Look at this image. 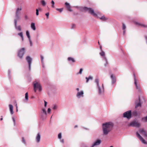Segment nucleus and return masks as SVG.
Segmentation results:
<instances>
[{
	"mask_svg": "<svg viewBox=\"0 0 147 147\" xmlns=\"http://www.w3.org/2000/svg\"><path fill=\"white\" fill-rule=\"evenodd\" d=\"M113 123L111 122H107L102 124V129L104 135H107L111 130L113 127Z\"/></svg>",
	"mask_w": 147,
	"mask_h": 147,
	"instance_id": "nucleus-1",
	"label": "nucleus"
},
{
	"mask_svg": "<svg viewBox=\"0 0 147 147\" xmlns=\"http://www.w3.org/2000/svg\"><path fill=\"white\" fill-rule=\"evenodd\" d=\"M83 9L86 11H88L89 13L92 16L98 18L97 14L94 12V10L92 8L84 7L83 8Z\"/></svg>",
	"mask_w": 147,
	"mask_h": 147,
	"instance_id": "nucleus-2",
	"label": "nucleus"
},
{
	"mask_svg": "<svg viewBox=\"0 0 147 147\" xmlns=\"http://www.w3.org/2000/svg\"><path fill=\"white\" fill-rule=\"evenodd\" d=\"M34 91L36 92L37 89H38L39 91L42 90L41 86L40 83L36 82V81L34 82Z\"/></svg>",
	"mask_w": 147,
	"mask_h": 147,
	"instance_id": "nucleus-3",
	"label": "nucleus"
},
{
	"mask_svg": "<svg viewBox=\"0 0 147 147\" xmlns=\"http://www.w3.org/2000/svg\"><path fill=\"white\" fill-rule=\"evenodd\" d=\"M25 48H23L20 49L18 51V55L20 59L22 58L23 55L25 54Z\"/></svg>",
	"mask_w": 147,
	"mask_h": 147,
	"instance_id": "nucleus-4",
	"label": "nucleus"
},
{
	"mask_svg": "<svg viewBox=\"0 0 147 147\" xmlns=\"http://www.w3.org/2000/svg\"><path fill=\"white\" fill-rule=\"evenodd\" d=\"M131 111L129 110L125 112L123 114V116L124 117L127 118L128 119L131 118Z\"/></svg>",
	"mask_w": 147,
	"mask_h": 147,
	"instance_id": "nucleus-5",
	"label": "nucleus"
},
{
	"mask_svg": "<svg viewBox=\"0 0 147 147\" xmlns=\"http://www.w3.org/2000/svg\"><path fill=\"white\" fill-rule=\"evenodd\" d=\"M98 89V93L100 95H103L104 93V88L103 84H102V86L97 87Z\"/></svg>",
	"mask_w": 147,
	"mask_h": 147,
	"instance_id": "nucleus-6",
	"label": "nucleus"
},
{
	"mask_svg": "<svg viewBox=\"0 0 147 147\" xmlns=\"http://www.w3.org/2000/svg\"><path fill=\"white\" fill-rule=\"evenodd\" d=\"M22 8L21 7H20L18 8L16 11L15 13V17L16 18V19L17 20H19L20 18V16H19L20 13V11L21 10Z\"/></svg>",
	"mask_w": 147,
	"mask_h": 147,
	"instance_id": "nucleus-7",
	"label": "nucleus"
},
{
	"mask_svg": "<svg viewBox=\"0 0 147 147\" xmlns=\"http://www.w3.org/2000/svg\"><path fill=\"white\" fill-rule=\"evenodd\" d=\"M129 126L139 127H140V123L138 122H137L136 121H134L131 122L129 123Z\"/></svg>",
	"mask_w": 147,
	"mask_h": 147,
	"instance_id": "nucleus-8",
	"label": "nucleus"
},
{
	"mask_svg": "<svg viewBox=\"0 0 147 147\" xmlns=\"http://www.w3.org/2000/svg\"><path fill=\"white\" fill-rule=\"evenodd\" d=\"M42 112L41 114V117L42 119H44L46 118L47 113L45 108L42 109Z\"/></svg>",
	"mask_w": 147,
	"mask_h": 147,
	"instance_id": "nucleus-9",
	"label": "nucleus"
},
{
	"mask_svg": "<svg viewBox=\"0 0 147 147\" xmlns=\"http://www.w3.org/2000/svg\"><path fill=\"white\" fill-rule=\"evenodd\" d=\"M26 59L28 63L29 70L30 71L32 59L29 56H28L26 57Z\"/></svg>",
	"mask_w": 147,
	"mask_h": 147,
	"instance_id": "nucleus-10",
	"label": "nucleus"
},
{
	"mask_svg": "<svg viewBox=\"0 0 147 147\" xmlns=\"http://www.w3.org/2000/svg\"><path fill=\"white\" fill-rule=\"evenodd\" d=\"M133 75L134 77V84L136 87V89L138 90V91L139 92H141V90L140 89L139 85H138L137 83V80L136 79V76L135 74H133Z\"/></svg>",
	"mask_w": 147,
	"mask_h": 147,
	"instance_id": "nucleus-11",
	"label": "nucleus"
},
{
	"mask_svg": "<svg viewBox=\"0 0 147 147\" xmlns=\"http://www.w3.org/2000/svg\"><path fill=\"white\" fill-rule=\"evenodd\" d=\"M136 134L137 137L139 138L140 140L142 142V143L144 144H147V142H146L143 139L142 137L140 135L139 133L137 131L136 132Z\"/></svg>",
	"mask_w": 147,
	"mask_h": 147,
	"instance_id": "nucleus-12",
	"label": "nucleus"
},
{
	"mask_svg": "<svg viewBox=\"0 0 147 147\" xmlns=\"http://www.w3.org/2000/svg\"><path fill=\"white\" fill-rule=\"evenodd\" d=\"M136 105L135 108H136L138 107H141V106L142 103L141 102L140 98L139 97L138 100H136L135 102Z\"/></svg>",
	"mask_w": 147,
	"mask_h": 147,
	"instance_id": "nucleus-13",
	"label": "nucleus"
},
{
	"mask_svg": "<svg viewBox=\"0 0 147 147\" xmlns=\"http://www.w3.org/2000/svg\"><path fill=\"white\" fill-rule=\"evenodd\" d=\"M101 143V141L100 139H97L96 141L92 144L90 147H94L96 146L99 145Z\"/></svg>",
	"mask_w": 147,
	"mask_h": 147,
	"instance_id": "nucleus-14",
	"label": "nucleus"
},
{
	"mask_svg": "<svg viewBox=\"0 0 147 147\" xmlns=\"http://www.w3.org/2000/svg\"><path fill=\"white\" fill-rule=\"evenodd\" d=\"M100 54L101 56L103 57V59L106 62V63L104 64V65L105 66H106L108 64V62L107 59L105 56V52L103 51H102V52L100 53Z\"/></svg>",
	"mask_w": 147,
	"mask_h": 147,
	"instance_id": "nucleus-15",
	"label": "nucleus"
},
{
	"mask_svg": "<svg viewBox=\"0 0 147 147\" xmlns=\"http://www.w3.org/2000/svg\"><path fill=\"white\" fill-rule=\"evenodd\" d=\"M17 19H15L14 20L15 28L17 30L21 31L22 30L21 26L20 25L17 26Z\"/></svg>",
	"mask_w": 147,
	"mask_h": 147,
	"instance_id": "nucleus-16",
	"label": "nucleus"
},
{
	"mask_svg": "<svg viewBox=\"0 0 147 147\" xmlns=\"http://www.w3.org/2000/svg\"><path fill=\"white\" fill-rule=\"evenodd\" d=\"M84 94V92L83 90L81 91L80 92H77L76 94V97L80 98L81 97H83Z\"/></svg>",
	"mask_w": 147,
	"mask_h": 147,
	"instance_id": "nucleus-17",
	"label": "nucleus"
},
{
	"mask_svg": "<svg viewBox=\"0 0 147 147\" xmlns=\"http://www.w3.org/2000/svg\"><path fill=\"white\" fill-rule=\"evenodd\" d=\"M139 131L144 137H147V133L143 129H140Z\"/></svg>",
	"mask_w": 147,
	"mask_h": 147,
	"instance_id": "nucleus-18",
	"label": "nucleus"
},
{
	"mask_svg": "<svg viewBox=\"0 0 147 147\" xmlns=\"http://www.w3.org/2000/svg\"><path fill=\"white\" fill-rule=\"evenodd\" d=\"M65 5L67 9L69 11H72L73 10L71 9V6L67 2L65 3Z\"/></svg>",
	"mask_w": 147,
	"mask_h": 147,
	"instance_id": "nucleus-19",
	"label": "nucleus"
},
{
	"mask_svg": "<svg viewBox=\"0 0 147 147\" xmlns=\"http://www.w3.org/2000/svg\"><path fill=\"white\" fill-rule=\"evenodd\" d=\"M41 138L40 134V133H38L36 138V141L37 143H39L40 140Z\"/></svg>",
	"mask_w": 147,
	"mask_h": 147,
	"instance_id": "nucleus-20",
	"label": "nucleus"
},
{
	"mask_svg": "<svg viewBox=\"0 0 147 147\" xmlns=\"http://www.w3.org/2000/svg\"><path fill=\"white\" fill-rule=\"evenodd\" d=\"M9 110L10 111V113L11 115H13V107L12 105L10 104L9 105Z\"/></svg>",
	"mask_w": 147,
	"mask_h": 147,
	"instance_id": "nucleus-21",
	"label": "nucleus"
},
{
	"mask_svg": "<svg viewBox=\"0 0 147 147\" xmlns=\"http://www.w3.org/2000/svg\"><path fill=\"white\" fill-rule=\"evenodd\" d=\"M31 28L33 30H35L36 29L35 24L34 23L32 22L31 24Z\"/></svg>",
	"mask_w": 147,
	"mask_h": 147,
	"instance_id": "nucleus-22",
	"label": "nucleus"
},
{
	"mask_svg": "<svg viewBox=\"0 0 147 147\" xmlns=\"http://www.w3.org/2000/svg\"><path fill=\"white\" fill-rule=\"evenodd\" d=\"M111 78L112 80V83L114 84L116 81V79L115 77L114 76L113 74H111Z\"/></svg>",
	"mask_w": 147,
	"mask_h": 147,
	"instance_id": "nucleus-23",
	"label": "nucleus"
},
{
	"mask_svg": "<svg viewBox=\"0 0 147 147\" xmlns=\"http://www.w3.org/2000/svg\"><path fill=\"white\" fill-rule=\"evenodd\" d=\"M136 24L139 26H141L142 27L147 28V25H146L140 23L136 22Z\"/></svg>",
	"mask_w": 147,
	"mask_h": 147,
	"instance_id": "nucleus-24",
	"label": "nucleus"
},
{
	"mask_svg": "<svg viewBox=\"0 0 147 147\" xmlns=\"http://www.w3.org/2000/svg\"><path fill=\"white\" fill-rule=\"evenodd\" d=\"M67 60L70 62L74 63L75 62V60L74 59L71 57H68Z\"/></svg>",
	"mask_w": 147,
	"mask_h": 147,
	"instance_id": "nucleus-25",
	"label": "nucleus"
},
{
	"mask_svg": "<svg viewBox=\"0 0 147 147\" xmlns=\"http://www.w3.org/2000/svg\"><path fill=\"white\" fill-rule=\"evenodd\" d=\"M86 82L87 83L90 80H92L93 79V77L91 76H90L88 77H86Z\"/></svg>",
	"mask_w": 147,
	"mask_h": 147,
	"instance_id": "nucleus-26",
	"label": "nucleus"
},
{
	"mask_svg": "<svg viewBox=\"0 0 147 147\" xmlns=\"http://www.w3.org/2000/svg\"><path fill=\"white\" fill-rule=\"evenodd\" d=\"M25 100H24V102H26L28 100V92H26V93L25 94Z\"/></svg>",
	"mask_w": 147,
	"mask_h": 147,
	"instance_id": "nucleus-27",
	"label": "nucleus"
},
{
	"mask_svg": "<svg viewBox=\"0 0 147 147\" xmlns=\"http://www.w3.org/2000/svg\"><path fill=\"white\" fill-rule=\"evenodd\" d=\"M26 34L27 37L28 38V39L31 38L29 32L28 30H27L26 31Z\"/></svg>",
	"mask_w": 147,
	"mask_h": 147,
	"instance_id": "nucleus-28",
	"label": "nucleus"
},
{
	"mask_svg": "<svg viewBox=\"0 0 147 147\" xmlns=\"http://www.w3.org/2000/svg\"><path fill=\"white\" fill-rule=\"evenodd\" d=\"M99 80L98 78H96L95 80V82L97 86H99Z\"/></svg>",
	"mask_w": 147,
	"mask_h": 147,
	"instance_id": "nucleus-29",
	"label": "nucleus"
},
{
	"mask_svg": "<svg viewBox=\"0 0 147 147\" xmlns=\"http://www.w3.org/2000/svg\"><path fill=\"white\" fill-rule=\"evenodd\" d=\"M132 115L135 116H136L138 115V112L136 111H133L132 113Z\"/></svg>",
	"mask_w": 147,
	"mask_h": 147,
	"instance_id": "nucleus-30",
	"label": "nucleus"
},
{
	"mask_svg": "<svg viewBox=\"0 0 147 147\" xmlns=\"http://www.w3.org/2000/svg\"><path fill=\"white\" fill-rule=\"evenodd\" d=\"M99 18L103 21H105L107 19L104 16H103L101 17L100 18Z\"/></svg>",
	"mask_w": 147,
	"mask_h": 147,
	"instance_id": "nucleus-31",
	"label": "nucleus"
},
{
	"mask_svg": "<svg viewBox=\"0 0 147 147\" xmlns=\"http://www.w3.org/2000/svg\"><path fill=\"white\" fill-rule=\"evenodd\" d=\"M40 58H41V61L42 63H43L44 62V57L42 55H40Z\"/></svg>",
	"mask_w": 147,
	"mask_h": 147,
	"instance_id": "nucleus-32",
	"label": "nucleus"
},
{
	"mask_svg": "<svg viewBox=\"0 0 147 147\" xmlns=\"http://www.w3.org/2000/svg\"><path fill=\"white\" fill-rule=\"evenodd\" d=\"M41 3L42 4V5L44 6H45V5H46V3L44 0H42L41 1Z\"/></svg>",
	"mask_w": 147,
	"mask_h": 147,
	"instance_id": "nucleus-33",
	"label": "nucleus"
},
{
	"mask_svg": "<svg viewBox=\"0 0 147 147\" xmlns=\"http://www.w3.org/2000/svg\"><path fill=\"white\" fill-rule=\"evenodd\" d=\"M51 3L52 5L51 7L53 8H55V6H54L55 2H54L53 0H52L51 2Z\"/></svg>",
	"mask_w": 147,
	"mask_h": 147,
	"instance_id": "nucleus-34",
	"label": "nucleus"
},
{
	"mask_svg": "<svg viewBox=\"0 0 147 147\" xmlns=\"http://www.w3.org/2000/svg\"><path fill=\"white\" fill-rule=\"evenodd\" d=\"M122 25H123V27H122V29L123 30H125V29L126 28V26L125 24L123 23H122Z\"/></svg>",
	"mask_w": 147,
	"mask_h": 147,
	"instance_id": "nucleus-35",
	"label": "nucleus"
},
{
	"mask_svg": "<svg viewBox=\"0 0 147 147\" xmlns=\"http://www.w3.org/2000/svg\"><path fill=\"white\" fill-rule=\"evenodd\" d=\"M18 35L20 36L21 38L23 36V32H21L18 34Z\"/></svg>",
	"mask_w": 147,
	"mask_h": 147,
	"instance_id": "nucleus-36",
	"label": "nucleus"
},
{
	"mask_svg": "<svg viewBox=\"0 0 147 147\" xmlns=\"http://www.w3.org/2000/svg\"><path fill=\"white\" fill-rule=\"evenodd\" d=\"M52 109L54 110H56L57 108V106L55 105H53L52 106Z\"/></svg>",
	"mask_w": 147,
	"mask_h": 147,
	"instance_id": "nucleus-37",
	"label": "nucleus"
},
{
	"mask_svg": "<svg viewBox=\"0 0 147 147\" xmlns=\"http://www.w3.org/2000/svg\"><path fill=\"white\" fill-rule=\"evenodd\" d=\"M28 40H29L30 44V46L31 47L32 46L33 44H32V42L31 40V39L30 38V39H28Z\"/></svg>",
	"mask_w": 147,
	"mask_h": 147,
	"instance_id": "nucleus-38",
	"label": "nucleus"
},
{
	"mask_svg": "<svg viewBox=\"0 0 147 147\" xmlns=\"http://www.w3.org/2000/svg\"><path fill=\"white\" fill-rule=\"evenodd\" d=\"M58 137L59 139H61V137H62L61 133H59L58 134Z\"/></svg>",
	"mask_w": 147,
	"mask_h": 147,
	"instance_id": "nucleus-39",
	"label": "nucleus"
},
{
	"mask_svg": "<svg viewBox=\"0 0 147 147\" xmlns=\"http://www.w3.org/2000/svg\"><path fill=\"white\" fill-rule=\"evenodd\" d=\"M56 9V10L59 11V12H61L63 11V8H61V9L57 8Z\"/></svg>",
	"mask_w": 147,
	"mask_h": 147,
	"instance_id": "nucleus-40",
	"label": "nucleus"
},
{
	"mask_svg": "<svg viewBox=\"0 0 147 147\" xmlns=\"http://www.w3.org/2000/svg\"><path fill=\"white\" fill-rule=\"evenodd\" d=\"M22 142L25 144H26V141L24 139V138L22 137Z\"/></svg>",
	"mask_w": 147,
	"mask_h": 147,
	"instance_id": "nucleus-41",
	"label": "nucleus"
},
{
	"mask_svg": "<svg viewBox=\"0 0 147 147\" xmlns=\"http://www.w3.org/2000/svg\"><path fill=\"white\" fill-rule=\"evenodd\" d=\"M83 71V69L82 68H81L80 69V71L77 74H81L82 73V72Z\"/></svg>",
	"mask_w": 147,
	"mask_h": 147,
	"instance_id": "nucleus-42",
	"label": "nucleus"
},
{
	"mask_svg": "<svg viewBox=\"0 0 147 147\" xmlns=\"http://www.w3.org/2000/svg\"><path fill=\"white\" fill-rule=\"evenodd\" d=\"M12 119L13 122V124L14 126L16 125L15 120L14 117H12Z\"/></svg>",
	"mask_w": 147,
	"mask_h": 147,
	"instance_id": "nucleus-43",
	"label": "nucleus"
},
{
	"mask_svg": "<svg viewBox=\"0 0 147 147\" xmlns=\"http://www.w3.org/2000/svg\"><path fill=\"white\" fill-rule=\"evenodd\" d=\"M36 15L38 16L39 15V10L38 9H36Z\"/></svg>",
	"mask_w": 147,
	"mask_h": 147,
	"instance_id": "nucleus-44",
	"label": "nucleus"
},
{
	"mask_svg": "<svg viewBox=\"0 0 147 147\" xmlns=\"http://www.w3.org/2000/svg\"><path fill=\"white\" fill-rule=\"evenodd\" d=\"M8 76L9 77V78H10V74H11V71L10 70H9L8 71Z\"/></svg>",
	"mask_w": 147,
	"mask_h": 147,
	"instance_id": "nucleus-45",
	"label": "nucleus"
},
{
	"mask_svg": "<svg viewBox=\"0 0 147 147\" xmlns=\"http://www.w3.org/2000/svg\"><path fill=\"white\" fill-rule=\"evenodd\" d=\"M45 15L47 16V19H48L49 18V13H46Z\"/></svg>",
	"mask_w": 147,
	"mask_h": 147,
	"instance_id": "nucleus-46",
	"label": "nucleus"
},
{
	"mask_svg": "<svg viewBox=\"0 0 147 147\" xmlns=\"http://www.w3.org/2000/svg\"><path fill=\"white\" fill-rule=\"evenodd\" d=\"M51 109L49 108H48L47 110L48 113H50L51 112Z\"/></svg>",
	"mask_w": 147,
	"mask_h": 147,
	"instance_id": "nucleus-47",
	"label": "nucleus"
},
{
	"mask_svg": "<svg viewBox=\"0 0 147 147\" xmlns=\"http://www.w3.org/2000/svg\"><path fill=\"white\" fill-rule=\"evenodd\" d=\"M75 27V25L74 24H72L71 25V28L74 29Z\"/></svg>",
	"mask_w": 147,
	"mask_h": 147,
	"instance_id": "nucleus-48",
	"label": "nucleus"
},
{
	"mask_svg": "<svg viewBox=\"0 0 147 147\" xmlns=\"http://www.w3.org/2000/svg\"><path fill=\"white\" fill-rule=\"evenodd\" d=\"M47 102L46 101H44V106H45V107H46V106L47 105Z\"/></svg>",
	"mask_w": 147,
	"mask_h": 147,
	"instance_id": "nucleus-49",
	"label": "nucleus"
},
{
	"mask_svg": "<svg viewBox=\"0 0 147 147\" xmlns=\"http://www.w3.org/2000/svg\"><path fill=\"white\" fill-rule=\"evenodd\" d=\"M24 17L25 19H26V20H27L28 19V16L26 15H24Z\"/></svg>",
	"mask_w": 147,
	"mask_h": 147,
	"instance_id": "nucleus-50",
	"label": "nucleus"
},
{
	"mask_svg": "<svg viewBox=\"0 0 147 147\" xmlns=\"http://www.w3.org/2000/svg\"><path fill=\"white\" fill-rule=\"evenodd\" d=\"M82 146V147H88L87 145L85 144H83Z\"/></svg>",
	"mask_w": 147,
	"mask_h": 147,
	"instance_id": "nucleus-51",
	"label": "nucleus"
},
{
	"mask_svg": "<svg viewBox=\"0 0 147 147\" xmlns=\"http://www.w3.org/2000/svg\"><path fill=\"white\" fill-rule=\"evenodd\" d=\"M42 66L44 68L45 67V65H44V62H43V63H42Z\"/></svg>",
	"mask_w": 147,
	"mask_h": 147,
	"instance_id": "nucleus-52",
	"label": "nucleus"
},
{
	"mask_svg": "<svg viewBox=\"0 0 147 147\" xmlns=\"http://www.w3.org/2000/svg\"><path fill=\"white\" fill-rule=\"evenodd\" d=\"M61 142L62 143H64V140L63 139H62L61 140Z\"/></svg>",
	"mask_w": 147,
	"mask_h": 147,
	"instance_id": "nucleus-53",
	"label": "nucleus"
},
{
	"mask_svg": "<svg viewBox=\"0 0 147 147\" xmlns=\"http://www.w3.org/2000/svg\"><path fill=\"white\" fill-rule=\"evenodd\" d=\"M145 38L146 39V42L147 44V36H145Z\"/></svg>",
	"mask_w": 147,
	"mask_h": 147,
	"instance_id": "nucleus-54",
	"label": "nucleus"
},
{
	"mask_svg": "<svg viewBox=\"0 0 147 147\" xmlns=\"http://www.w3.org/2000/svg\"><path fill=\"white\" fill-rule=\"evenodd\" d=\"M123 34L124 35L125 32V30H123Z\"/></svg>",
	"mask_w": 147,
	"mask_h": 147,
	"instance_id": "nucleus-55",
	"label": "nucleus"
},
{
	"mask_svg": "<svg viewBox=\"0 0 147 147\" xmlns=\"http://www.w3.org/2000/svg\"><path fill=\"white\" fill-rule=\"evenodd\" d=\"M21 39H22V41H23V40H24V37H23V36L22 37H21Z\"/></svg>",
	"mask_w": 147,
	"mask_h": 147,
	"instance_id": "nucleus-56",
	"label": "nucleus"
},
{
	"mask_svg": "<svg viewBox=\"0 0 147 147\" xmlns=\"http://www.w3.org/2000/svg\"><path fill=\"white\" fill-rule=\"evenodd\" d=\"M76 90L77 91H79V89L78 88H77L76 89Z\"/></svg>",
	"mask_w": 147,
	"mask_h": 147,
	"instance_id": "nucleus-57",
	"label": "nucleus"
},
{
	"mask_svg": "<svg viewBox=\"0 0 147 147\" xmlns=\"http://www.w3.org/2000/svg\"><path fill=\"white\" fill-rule=\"evenodd\" d=\"M38 10H41V8L40 7L38 8Z\"/></svg>",
	"mask_w": 147,
	"mask_h": 147,
	"instance_id": "nucleus-58",
	"label": "nucleus"
},
{
	"mask_svg": "<svg viewBox=\"0 0 147 147\" xmlns=\"http://www.w3.org/2000/svg\"><path fill=\"white\" fill-rule=\"evenodd\" d=\"M77 127V125H76L75 126H74V127L75 128H76V127Z\"/></svg>",
	"mask_w": 147,
	"mask_h": 147,
	"instance_id": "nucleus-59",
	"label": "nucleus"
},
{
	"mask_svg": "<svg viewBox=\"0 0 147 147\" xmlns=\"http://www.w3.org/2000/svg\"><path fill=\"white\" fill-rule=\"evenodd\" d=\"M3 118H1L0 119V120L1 121V120H3Z\"/></svg>",
	"mask_w": 147,
	"mask_h": 147,
	"instance_id": "nucleus-60",
	"label": "nucleus"
},
{
	"mask_svg": "<svg viewBox=\"0 0 147 147\" xmlns=\"http://www.w3.org/2000/svg\"><path fill=\"white\" fill-rule=\"evenodd\" d=\"M100 49L102 50V47L101 46L100 47Z\"/></svg>",
	"mask_w": 147,
	"mask_h": 147,
	"instance_id": "nucleus-61",
	"label": "nucleus"
},
{
	"mask_svg": "<svg viewBox=\"0 0 147 147\" xmlns=\"http://www.w3.org/2000/svg\"><path fill=\"white\" fill-rule=\"evenodd\" d=\"M100 12H97V14H100Z\"/></svg>",
	"mask_w": 147,
	"mask_h": 147,
	"instance_id": "nucleus-62",
	"label": "nucleus"
},
{
	"mask_svg": "<svg viewBox=\"0 0 147 147\" xmlns=\"http://www.w3.org/2000/svg\"><path fill=\"white\" fill-rule=\"evenodd\" d=\"M16 108H17V111H18V109H17V106H16Z\"/></svg>",
	"mask_w": 147,
	"mask_h": 147,
	"instance_id": "nucleus-63",
	"label": "nucleus"
},
{
	"mask_svg": "<svg viewBox=\"0 0 147 147\" xmlns=\"http://www.w3.org/2000/svg\"><path fill=\"white\" fill-rule=\"evenodd\" d=\"M110 147H113L112 146H111Z\"/></svg>",
	"mask_w": 147,
	"mask_h": 147,
	"instance_id": "nucleus-64",
	"label": "nucleus"
}]
</instances>
